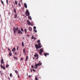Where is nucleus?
<instances>
[{
  "instance_id": "53",
  "label": "nucleus",
  "mask_w": 80,
  "mask_h": 80,
  "mask_svg": "<svg viewBox=\"0 0 80 80\" xmlns=\"http://www.w3.org/2000/svg\"><path fill=\"white\" fill-rule=\"evenodd\" d=\"M23 39H24V38H24V37L22 38Z\"/></svg>"
},
{
  "instance_id": "4",
  "label": "nucleus",
  "mask_w": 80,
  "mask_h": 80,
  "mask_svg": "<svg viewBox=\"0 0 80 80\" xmlns=\"http://www.w3.org/2000/svg\"><path fill=\"white\" fill-rule=\"evenodd\" d=\"M18 33V34H23V32L20 31V29H19L18 31H17Z\"/></svg>"
},
{
  "instance_id": "20",
  "label": "nucleus",
  "mask_w": 80,
  "mask_h": 80,
  "mask_svg": "<svg viewBox=\"0 0 80 80\" xmlns=\"http://www.w3.org/2000/svg\"><path fill=\"white\" fill-rule=\"evenodd\" d=\"M8 67H9V65H6V68H8Z\"/></svg>"
},
{
  "instance_id": "38",
  "label": "nucleus",
  "mask_w": 80,
  "mask_h": 80,
  "mask_svg": "<svg viewBox=\"0 0 80 80\" xmlns=\"http://www.w3.org/2000/svg\"><path fill=\"white\" fill-rule=\"evenodd\" d=\"M21 60H23V58H21Z\"/></svg>"
},
{
  "instance_id": "50",
  "label": "nucleus",
  "mask_w": 80,
  "mask_h": 80,
  "mask_svg": "<svg viewBox=\"0 0 80 80\" xmlns=\"http://www.w3.org/2000/svg\"><path fill=\"white\" fill-rule=\"evenodd\" d=\"M22 2V0H20V2Z\"/></svg>"
},
{
  "instance_id": "11",
  "label": "nucleus",
  "mask_w": 80,
  "mask_h": 80,
  "mask_svg": "<svg viewBox=\"0 0 80 80\" xmlns=\"http://www.w3.org/2000/svg\"><path fill=\"white\" fill-rule=\"evenodd\" d=\"M1 65L2 64V63H4V62H3V58H2L1 60Z\"/></svg>"
},
{
  "instance_id": "36",
  "label": "nucleus",
  "mask_w": 80,
  "mask_h": 80,
  "mask_svg": "<svg viewBox=\"0 0 80 80\" xmlns=\"http://www.w3.org/2000/svg\"><path fill=\"white\" fill-rule=\"evenodd\" d=\"M28 78H30V77H32V76H31V75H30L28 76Z\"/></svg>"
},
{
  "instance_id": "46",
  "label": "nucleus",
  "mask_w": 80,
  "mask_h": 80,
  "mask_svg": "<svg viewBox=\"0 0 80 80\" xmlns=\"http://www.w3.org/2000/svg\"><path fill=\"white\" fill-rule=\"evenodd\" d=\"M27 59H26V60H25V61L26 62H27Z\"/></svg>"
},
{
  "instance_id": "12",
  "label": "nucleus",
  "mask_w": 80,
  "mask_h": 80,
  "mask_svg": "<svg viewBox=\"0 0 80 80\" xmlns=\"http://www.w3.org/2000/svg\"><path fill=\"white\" fill-rule=\"evenodd\" d=\"M28 29H29V31H31L32 30V27H29Z\"/></svg>"
},
{
  "instance_id": "39",
  "label": "nucleus",
  "mask_w": 80,
  "mask_h": 80,
  "mask_svg": "<svg viewBox=\"0 0 80 80\" xmlns=\"http://www.w3.org/2000/svg\"><path fill=\"white\" fill-rule=\"evenodd\" d=\"M32 68H34L33 66V65H32Z\"/></svg>"
},
{
  "instance_id": "41",
  "label": "nucleus",
  "mask_w": 80,
  "mask_h": 80,
  "mask_svg": "<svg viewBox=\"0 0 80 80\" xmlns=\"http://www.w3.org/2000/svg\"><path fill=\"white\" fill-rule=\"evenodd\" d=\"M32 70L33 72H35L36 71L35 70V69H33Z\"/></svg>"
},
{
  "instance_id": "57",
  "label": "nucleus",
  "mask_w": 80,
  "mask_h": 80,
  "mask_svg": "<svg viewBox=\"0 0 80 80\" xmlns=\"http://www.w3.org/2000/svg\"><path fill=\"white\" fill-rule=\"evenodd\" d=\"M31 25L32 26V25Z\"/></svg>"
},
{
  "instance_id": "47",
  "label": "nucleus",
  "mask_w": 80,
  "mask_h": 80,
  "mask_svg": "<svg viewBox=\"0 0 80 80\" xmlns=\"http://www.w3.org/2000/svg\"><path fill=\"white\" fill-rule=\"evenodd\" d=\"M42 64L41 62V63L40 64V65H42Z\"/></svg>"
},
{
  "instance_id": "22",
  "label": "nucleus",
  "mask_w": 80,
  "mask_h": 80,
  "mask_svg": "<svg viewBox=\"0 0 80 80\" xmlns=\"http://www.w3.org/2000/svg\"><path fill=\"white\" fill-rule=\"evenodd\" d=\"M24 31H25L26 33H27V29H24Z\"/></svg>"
},
{
  "instance_id": "40",
  "label": "nucleus",
  "mask_w": 80,
  "mask_h": 80,
  "mask_svg": "<svg viewBox=\"0 0 80 80\" xmlns=\"http://www.w3.org/2000/svg\"><path fill=\"white\" fill-rule=\"evenodd\" d=\"M17 50H18V47L17 48Z\"/></svg>"
},
{
  "instance_id": "21",
  "label": "nucleus",
  "mask_w": 80,
  "mask_h": 80,
  "mask_svg": "<svg viewBox=\"0 0 80 80\" xmlns=\"http://www.w3.org/2000/svg\"><path fill=\"white\" fill-rule=\"evenodd\" d=\"M17 17V15L15 14L14 16V18H16Z\"/></svg>"
},
{
  "instance_id": "49",
  "label": "nucleus",
  "mask_w": 80,
  "mask_h": 80,
  "mask_svg": "<svg viewBox=\"0 0 80 80\" xmlns=\"http://www.w3.org/2000/svg\"><path fill=\"white\" fill-rule=\"evenodd\" d=\"M31 72H32V69H31Z\"/></svg>"
},
{
  "instance_id": "30",
  "label": "nucleus",
  "mask_w": 80,
  "mask_h": 80,
  "mask_svg": "<svg viewBox=\"0 0 80 80\" xmlns=\"http://www.w3.org/2000/svg\"><path fill=\"white\" fill-rule=\"evenodd\" d=\"M15 2L16 4V5H17V1H15Z\"/></svg>"
},
{
  "instance_id": "26",
  "label": "nucleus",
  "mask_w": 80,
  "mask_h": 80,
  "mask_svg": "<svg viewBox=\"0 0 80 80\" xmlns=\"http://www.w3.org/2000/svg\"><path fill=\"white\" fill-rule=\"evenodd\" d=\"M1 2L3 5V4H4V3H3V1H2V0L1 1Z\"/></svg>"
},
{
  "instance_id": "34",
  "label": "nucleus",
  "mask_w": 80,
  "mask_h": 80,
  "mask_svg": "<svg viewBox=\"0 0 80 80\" xmlns=\"http://www.w3.org/2000/svg\"><path fill=\"white\" fill-rule=\"evenodd\" d=\"M14 58V59H16L17 60V59H18V58H15V57H13Z\"/></svg>"
},
{
  "instance_id": "54",
  "label": "nucleus",
  "mask_w": 80,
  "mask_h": 80,
  "mask_svg": "<svg viewBox=\"0 0 80 80\" xmlns=\"http://www.w3.org/2000/svg\"><path fill=\"white\" fill-rule=\"evenodd\" d=\"M8 50H10V49L8 48Z\"/></svg>"
},
{
  "instance_id": "35",
  "label": "nucleus",
  "mask_w": 80,
  "mask_h": 80,
  "mask_svg": "<svg viewBox=\"0 0 80 80\" xmlns=\"http://www.w3.org/2000/svg\"><path fill=\"white\" fill-rule=\"evenodd\" d=\"M33 38H34V37H33V36H32V39H33Z\"/></svg>"
},
{
  "instance_id": "37",
  "label": "nucleus",
  "mask_w": 80,
  "mask_h": 80,
  "mask_svg": "<svg viewBox=\"0 0 80 80\" xmlns=\"http://www.w3.org/2000/svg\"><path fill=\"white\" fill-rule=\"evenodd\" d=\"M28 56H26V59H28Z\"/></svg>"
},
{
  "instance_id": "15",
  "label": "nucleus",
  "mask_w": 80,
  "mask_h": 80,
  "mask_svg": "<svg viewBox=\"0 0 80 80\" xmlns=\"http://www.w3.org/2000/svg\"><path fill=\"white\" fill-rule=\"evenodd\" d=\"M28 19H29V20H32V18L31 17V16H28Z\"/></svg>"
},
{
  "instance_id": "48",
  "label": "nucleus",
  "mask_w": 80,
  "mask_h": 80,
  "mask_svg": "<svg viewBox=\"0 0 80 80\" xmlns=\"http://www.w3.org/2000/svg\"><path fill=\"white\" fill-rule=\"evenodd\" d=\"M18 78H20V76L18 75Z\"/></svg>"
},
{
  "instance_id": "45",
  "label": "nucleus",
  "mask_w": 80,
  "mask_h": 80,
  "mask_svg": "<svg viewBox=\"0 0 80 80\" xmlns=\"http://www.w3.org/2000/svg\"><path fill=\"white\" fill-rule=\"evenodd\" d=\"M36 59H38V57H37V58Z\"/></svg>"
},
{
  "instance_id": "16",
  "label": "nucleus",
  "mask_w": 80,
  "mask_h": 80,
  "mask_svg": "<svg viewBox=\"0 0 80 80\" xmlns=\"http://www.w3.org/2000/svg\"><path fill=\"white\" fill-rule=\"evenodd\" d=\"M15 72L16 73V74H18V72L17 71V70H15Z\"/></svg>"
},
{
  "instance_id": "17",
  "label": "nucleus",
  "mask_w": 80,
  "mask_h": 80,
  "mask_svg": "<svg viewBox=\"0 0 80 80\" xmlns=\"http://www.w3.org/2000/svg\"><path fill=\"white\" fill-rule=\"evenodd\" d=\"M13 11H14V13H17V12L16 11V9H15L14 8Z\"/></svg>"
},
{
  "instance_id": "10",
  "label": "nucleus",
  "mask_w": 80,
  "mask_h": 80,
  "mask_svg": "<svg viewBox=\"0 0 80 80\" xmlns=\"http://www.w3.org/2000/svg\"><path fill=\"white\" fill-rule=\"evenodd\" d=\"M24 7L26 8H27V4L26 3H24Z\"/></svg>"
},
{
  "instance_id": "44",
  "label": "nucleus",
  "mask_w": 80,
  "mask_h": 80,
  "mask_svg": "<svg viewBox=\"0 0 80 80\" xmlns=\"http://www.w3.org/2000/svg\"><path fill=\"white\" fill-rule=\"evenodd\" d=\"M34 40H36V38H34Z\"/></svg>"
},
{
  "instance_id": "56",
  "label": "nucleus",
  "mask_w": 80,
  "mask_h": 80,
  "mask_svg": "<svg viewBox=\"0 0 80 80\" xmlns=\"http://www.w3.org/2000/svg\"><path fill=\"white\" fill-rule=\"evenodd\" d=\"M10 52H12V51H10Z\"/></svg>"
},
{
  "instance_id": "9",
  "label": "nucleus",
  "mask_w": 80,
  "mask_h": 80,
  "mask_svg": "<svg viewBox=\"0 0 80 80\" xmlns=\"http://www.w3.org/2000/svg\"><path fill=\"white\" fill-rule=\"evenodd\" d=\"M34 57H38V54H37V53H36L34 55Z\"/></svg>"
},
{
  "instance_id": "29",
  "label": "nucleus",
  "mask_w": 80,
  "mask_h": 80,
  "mask_svg": "<svg viewBox=\"0 0 80 80\" xmlns=\"http://www.w3.org/2000/svg\"><path fill=\"white\" fill-rule=\"evenodd\" d=\"M21 30L22 31V32H23V28H21Z\"/></svg>"
},
{
  "instance_id": "28",
  "label": "nucleus",
  "mask_w": 80,
  "mask_h": 80,
  "mask_svg": "<svg viewBox=\"0 0 80 80\" xmlns=\"http://www.w3.org/2000/svg\"><path fill=\"white\" fill-rule=\"evenodd\" d=\"M36 27L34 26L33 27V29H34V30H35V29H36Z\"/></svg>"
},
{
  "instance_id": "25",
  "label": "nucleus",
  "mask_w": 80,
  "mask_h": 80,
  "mask_svg": "<svg viewBox=\"0 0 80 80\" xmlns=\"http://www.w3.org/2000/svg\"><path fill=\"white\" fill-rule=\"evenodd\" d=\"M35 79L36 80H38V78H37V77H36V76H35Z\"/></svg>"
},
{
  "instance_id": "42",
  "label": "nucleus",
  "mask_w": 80,
  "mask_h": 80,
  "mask_svg": "<svg viewBox=\"0 0 80 80\" xmlns=\"http://www.w3.org/2000/svg\"><path fill=\"white\" fill-rule=\"evenodd\" d=\"M6 2H7V4H8V0H6Z\"/></svg>"
},
{
  "instance_id": "6",
  "label": "nucleus",
  "mask_w": 80,
  "mask_h": 80,
  "mask_svg": "<svg viewBox=\"0 0 80 80\" xmlns=\"http://www.w3.org/2000/svg\"><path fill=\"white\" fill-rule=\"evenodd\" d=\"M39 63L37 64H36L35 65V67H36V68H38V66H40V61L39 62Z\"/></svg>"
},
{
  "instance_id": "51",
  "label": "nucleus",
  "mask_w": 80,
  "mask_h": 80,
  "mask_svg": "<svg viewBox=\"0 0 80 80\" xmlns=\"http://www.w3.org/2000/svg\"><path fill=\"white\" fill-rule=\"evenodd\" d=\"M27 76H28V73H27Z\"/></svg>"
},
{
  "instance_id": "18",
  "label": "nucleus",
  "mask_w": 80,
  "mask_h": 80,
  "mask_svg": "<svg viewBox=\"0 0 80 80\" xmlns=\"http://www.w3.org/2000/svg\"><path fill=\"white\" fill-rule=\"evenodd\" d=\"M22 46L23 47H24V44H23V42H22Z\"/></svg>"
},
{
  "instance_id": "5",
  "label": "nucleus",
  "mask_w": 80,
  "mask_h": 80,
  "mask_svg": "<svg viewBox=\"0 0 80 80\" xmlns=\"http://www.w3.org/2000/svg\"><path fill=\"white\" fill-rule=\"evenodd\" d=\"M13 32L14 33H16L17 32V30H16V28L15 27H13Z\"/></svg>"
},
{
  "instance_id": "8",
  "label": "nucleus",
  "mask_w": 80,
  "mask_h": 80,
  "mask_svg": "<svg viewBox=\"0 0 80 80\" xmlns=\"http://www.w3.org/2000/svg\"><path fill=\"white\" fill-rule=\"evenodd\" d=\"M0 66L2 68H3V70H5V68L4 66H2V64Z\"/></svg>"
},
{
  "instance_id": "33",
  "label": "nucleus",
  "mask_w": 80,
  "mask_h": 80,
  "mask_svg": "<svg viewBox=\"0 0 80 80\" xmlns=\"http://www.w3.org/2000/svg\"><path fill=\"white\" fill-rule=\"evenodd\" d=\"M12 53L9 52V55L10 56H11L12 55Z\"/></svg>"
},
{
  "instance_id": "52",
  "label": "nucleus",
  "mask_w": 80,
  "mask_h": 80,
  "mask_svg": "<svg viewBox=\"0 0 80 80\" xmlns=\"http://www.w3.org/2000/svg\"><path fill=\"white\" fill-rule=\"evenodd\" d=\"M33 59H35V58H33Z\"/></svg>"
},
{
  "instance_id": "43",
  "label": "nucleus",
  "mask_w": 80,
  "mask_h": 80,
  "mask_svg": "<svg viewBox=\"0 0 80 80\" xmlns=\"http://www.w3.org/2000/svg\"><path fill=\"white\" fill-rule=\"evenodd\" d=\"M29 35L28 34L27 35V37H29Z\"/></svg>"
},
{
  "instance_id": "1",
  "label": "nucleus",
  "mask_w": 80,
  "mask_h": 80,
  "mask_svg": "<svg viewBox=\"0 0 80 80\" xmlns=\"http://www.w3.org/2000/svg\"><path fill=\"white\" fill-rule=\"evenodd\" d=\"M40 41L38 40L37 41V42L38 43V45L36 44L35 45V47L37 50H38V48H40L41 47H42V46L41 45V43H40Z\"/></svg>"
},
{
  "instance_id": "24",
  "label": "nucleus",
  "mask_w": 80,
  "mask_h": 80,
  "mask_svg": "<svg viewBox=\"0 0 80 80\" xmlns=\"http://www.w3.org/2000/svg\"><path fill=\"white\" fill-rule=\"evenodd\" d=\"M16 30L17 31H18V30H18V27H17L16 28Z\"/></svg>"
},
{
  "instance_id": "2",
  "label": "nucleus",
  "mask_w": 80,
  "mask_h": 80,
  "mask_svg": "<svg viewBox=\"0 0 80 80\" xmlns=\"http://www.w3.org/2000/svg\"><path fill=\"white\" fill-rule=\"evenodd\" d=\"M25 14L27 16H29L30 15V12L28 11V10L26 9Z\"/></svg>"
},
{
  "instance_id": "55",
  "label": "nucleus",
  "mask_w": 80,
  "mask_h": 80,
  "mask_svg": "<svg viewBox=\"0 0 80 80\" xmlns=\"http://www.w3.org/2000/svg\"><path fill=\"white\" fill-rule=\"evenodd\" d=\"M34 68H37L34 67Z\"/></svg>"
},
{
  "instance_id": "13",
  "label": "nucleus",
  "mask_w": 80,
  "mask_h": 80,
  "mask_svg": "<svg viewBox=\"0 0 80 80\" xmlns=\"http://www.w3.org/2000/svg\"><path fill=\"white\" fill-rule=\"evenodd\" d=\"M44 55L45 57H47V55H49V54L48 53H44Z\"/></svg>"
},
{
  "instance_id": "32",
  "label": "nucleus",
  "mask_w": 80,
  "mask_h": 80,
  "mask_svg": "<svg viewBox=\"0 0 80 80\" xmlns=\"http://www.w3.org/2000/svg\"><path fill=\"white\" fill-rule=\"evenodd\" d=\"M33 31H34L35 33H37V30H33Z\"/></svg>"
},
{
  "instance_id": "27",
  "label": "nucleus",
  "mask_w": 80,
  "mask_h": 80,
  "mask_svg": "<svg viewBox=\"0 0 80 80\" xmlns=\"http://www.w3.org/2000/svg\"><path fill=\"white\" fill-rule=\"evenodd\" d=\"M13 53L14 54V55H17V52H14Z\"/></svg>"
},
{
  "instance_id": "14",
  "label": "nucleus",
  "mask_w": 80,
  "mask_h": 80,
  "mask_svg": "<svg viewBox=\"0 0 80 80\" xmlns=\"http://www.w3.org/2000/svg\"><path fill=\"white\" fill-rule=\"evenodd\" d=\"M15 50H16V49H15V48H14L13 49H12V51L13 52H14Z\"/></svg>"
},
{
  "instance_id": "23",
  "label": "nucleus",
  "mask_w": 80,
  "mask_h": 80,
  "mask_svg": "<svg viewBox=\"0 0 80 80\" xmlns=\"http://www.w3.org/2000/svg\"><path fill=\"white\" fill-rule=\"evenodd\" d=\"M10 77H12V73H10Z\"/></svg>"
},
{
  "instance_id": "3",
  "label": "nucleus",
  "mask_w": 80,
  "mask_h": 80,
  "mask_svg": "<svg viewBox=\"0 0 80 80\" xmlns=\"http://www.w3.org/2000/svg\"><path fill=\"white\" fill-rule=\"evenodd\" d=\"M43 52V50L42 48L40 49V51H39V54L40 55H42V52Z\"/></svg>"
},
{
  "instance_id": "19",
  "label": "nucleus",
  "mask_w": 80,
  "mask_h": 80,
  "mask_svg": "<svg viewBox=\"0 0 80 80\" xmlns=\"http://www.w3.org/2000/svg\"><path fill=\"white\" fill-rule=\"evenodd\" d=\"M18 6H19V7H21V4H20V2H19V3H18Z\"/></svg>"
},
{
  "instance_id": "31",
  "label": "nucleus",
  "mask_w": 80,
  "mask_h": 80,
  "mask_svg": "<svg viewBox=\"0 0 80 80\" xmlns=\"http://www.w3.org/2000/svg\"><path fill=\"white\" fill-rule=\"evenodd\" d=\"M23 53H25V49H23Z\"/></svg>"
},
{
  "instance_id": "7",
  "label": "nucleus",
  "mask_w": 80,
  "mask_h": 80,
  "mask_svg": "<svg viewBox=\"0 0 80 80\" xmlns=\"http://www.w3.org/2000/svg\"><path fill=\"white\" fill-rule=\"evenodd\" d=\"M27 22L28 25H31V23H30V22L29 20H28Z\"/></svg>"
}]
</instances>
